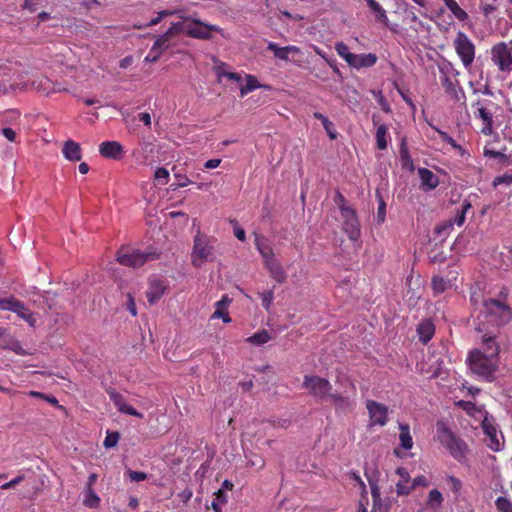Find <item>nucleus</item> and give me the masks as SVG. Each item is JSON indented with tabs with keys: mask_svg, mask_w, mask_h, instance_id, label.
Instances as JSON below:
<instances>
[{
	"mask_svg": "<svg viewBox=\"0 0 512 512\" xmlns=\"http://www.w3.org/2000/svg\"><path fill=\"white\" fill-rule=\"evenodd\" d=\"M161 53L159 51H153L152 48L150 49L148 55L145 57L144 61L145 62H157L159 60V58L161 57Z\"/></svg>",
	"mask_w": 512,
	"mask_h": 512,
	"instance_id": "obj_63",
	"label": "nucleus"
},
{
	"mask_svg": "<svg viewBox=\"0 0 512 512\" xmlns=\"http://www.w3.org/2000/svg\"><path fill=\"white\" fill-rule=\"evenodd\" d=\"M255 246L260 255L262 256L264 264L266 263V261L275 258L272 247L268 244L262 243L261 239L258 236L255 239Z\"/></svg>",
	"mask_w": 512,
	"mask_h": 512,
	"instance_id": "obj_36",
	"label": "nucleus"
},
{
	"mask_svg": "<svg viewBox=\"0 0 512 512\" xmlns=\"http://www.w3.org/2000/svg\"><path fill=\"white\" fill-rule=\"evenodd\" d=\"M270 88L269 86H264L260 84L257 78L254 75L247 74L246 75V84L240 87V95L243 97L248 93L254 91L257 88Z\"/></svg>",
	"mask_w": 512,
	"mask_h": 512,
	"instance_id": "obj_31",
	"label": "nucleus"
},
{
	"mask_svg": "<svg viewBox=\"0 0 512 512\" xmlns=\"http://www.w3.org/2000/svg\"><path fill=\"white\" fill-rule=\"evenodd\" d=\"M119 440V433L118 432H107L104 441L103 446L106 449L113 448L117 445Z\"/></svg>",
	"mask_w": 512,
	"mask_h": 512,
	"instance_id": "obj_49",
	"label": "nucleus"
},
{
	"mask_svg": "<svg viewBox=\"0 0 512 512\" xmlns=\"http://www.w3.org/2000/svg\"><path fill=\"white\" fill-rule=\"evenodd\" d=\"M429 485L428 479L423 476H417L413 479L409 487L398 486V496H407L417 487H427Z\"/></svg>",
	"mask_w": 512,
	"mask_h": 512,
	"instance_id": "obj_28",
	"label": "nucleus"
},
{
	"mask_svg": "<svg viewBox=\"0 0 512 512\" xmlns=\"http://www.w3.org/2000/svg\"><path fill=\"white\" fill-rule=\"evenodd\" d=\"M172 14H173V12L170 10L160 11L156 17H154L150 20V22L147 24V26H149V27L155 26V25L159 24L164 17L170 16Z\"/></svg>",
	"mask_w": 512,
	"mask_h": 512,
	"instance_id": "obj_57",
	"label": "nucleus"
},
{
	"mask_svg": "<svg viewBox=\"0 0 512 512\" xmlns=\"http://www.w3.org/2000/svg\"><path fill=\"white\" fill-rule=\"evenodd\" d=\"M471 208H472L471 203L468 202V201H464L462 206H461V209L457 211V214L454 217V219H451L452 222H454V225L456 224L457 226H462L464 224V222H465L466 213Z\"/></svg>",
	"mask_w": 512,
	"mask_h": 512,
	"instance_id": "obj_43",
	"label": "nucleus"
},
{
	"mask_svg": "<svg viewBox=\"0 0 512 512\" xmlns=\"http://www.w3.org/2000/svg\"><path fill=\"white\" fill-rule=\"evenodd\" d=\"M335 50L350 67L357 70L370 68L374 66L378 60L377 55L374 53L355 54L350 52L348 46L344 42H337L335 44Z\"/></svg>",
	"mask_w": 512,
	"mask_h": 512,
	"instance_id": "obj_5",
	"label": "nucleus"
},
{
	"mask_svg": "<svg viewBox=\"0 0 512 512\" xmlns=\"http://www.w3.org/2000/svg\"><path fill=\"white\" fill-rule=\"evenodd\" d=\"M117 261L127 267H140L148 261L159 258V254L155 251L142 252L130 247H121L117 252Z\"/></svg>",
	"mask_w": 512,
	"mask_h": 512,
	"instance_id": "obj_6",
	"label": "nucleus"
},
{
	"mask_svg": "<svg viewBox=\"0 0 512 512\" xmlns=\"http://www.w3.org/2000/svg\"><path fill=\"white\" fill-rule=\"evenodd\" d=\"M453 47L464 68L469 70L475 60V44L463 31H458L453 40Z\"/></svg>",
	"mask_w": 512,
	"mask_h": 512,
	"instance_id": "obj_7",
	"label": "nucleus"
},
{
	"mask_svg": "<svg viewBox=\"0 0 512 512\" xmlns=\"http://www.w3.org/2000/svg\"><path fill=\"white\" fill-rule=\"evenodd\" d=\"M262 299V306L268 310L274 300V292L273 290H268L260 294Z\"/></svg>",
	"mask_w": 512,
	"mask_h": 512,
	"instance_id": "obj_55",
	"label": "nucleus"
},
{
	"mask_svg": "<svg viewBox=\"0 0 512 512\" xmlns=\"http://www.w3.org/2000/svg\"><path fill=\"white\" fill-rule=\"evenodd\" d=\"M455 404H456V406L461 408L464 412H466L467 415H469L473 418H476L478 414L483 413L481 407L476 406L474 403H472L470 401L459 400Z\"/></svg>",
	"mask_w": 512,
	"mask_h": 512,
	"instance_id": "obj_38",
	"label": "nucleus"
},
{
	"mask_svg": "<svg viewBox=\"0 0 512 512\" xmlns=\"http://www.w3.org/2000/svg\"><path fill=\"white\" fill-rule=\"evenodd\" d=\"M396 474L400 477V480L396 484V493L398 494V486L402 485L403 487H409L408 483L410 482V475L408 471L403 467H398L396 469Z\"/></svg>",
	"mask_w": 512,
	"mask_h": 512,
	"instance_id": "obj_45",
	"label": "nucleus"
},
{
	"mask_svg": "<svg viewBox=\"0 0 512 512\" xmlns=\"http://www.w3.org/2000/svg\"><path fill=\"white\" fill-rule=\"evenodd\" d=\"M214 242L213 237L202 233L200 230L197 231L191 253V262L194 267H201L203 263L214 259Z\"/></svg>",
	"mask_w": 512,
	"mask_h": 512,
	"instance_id": "obj_4",
	"label": "nucleus"
},
{
	"mask_svg": "<svg viewBox=\"0 0 512 512\" xmlns=\"http://www.w3.org/2000/svg\"><path fill=\"white\" fill-rule=\"evenodd\" d=\"M368 7L375 13L376 20L388 25V17L385 9L375 0H365Z\"/></svg>",
	"mask_w": 512,
	"mask_h": 512,
	"instance_id": "obj_32",
	"label": "nucleus"
},
{
	"mask_svg": "<svg viewBox=\"0 0 512 512\" xmlns=\"http://www.w3.org/2000/svg\"><path fill=\"white\" fill-rule=\"evenodd\" d=\"M82 503L86 508L95 509L100 504V498L95 494L93 489H84V498Z\"/></svg>",
	"mask_w": 512,
	"mask_h": 512,
	"instance_id": "obj_39",
	"label": "nucleus"
},
{
	"mask_svg": "<svg viewBox=\"0 0 512 512\" xmlns=\"http://www.w3.org/2000/svg\"><path fill=\"white\" fill-rule=\"evenodd\" d=\"M417 334L423 344L428 343L435 334L433 322L428 319L421 321L417 326Z\"/></svg>",
	"mask_w": 512,
	"mask_h": 512,
	"instance_id": "obj_25",
	"label": "nucleus"
},
{
	"mask_svg": "<svg viewBox=\"0 0 512 512\" xmlns=\"http://www.w3.org/2000/svg\"><path fill=\"white\" fill-rule=\"evenodd\" d=\"M270 339L268 331L262 330L247 338V341L252 344L261 345L267 343Z\"/></svg>",
	"mask_w": 512,
	"mask_h": 512,
	"instance_id": "obj_44",
	"label": "nucleus"
},
{
	"mask_svg": "<svg viewBox=\"0 0 512 512\" xmlns=\"http://www.w3.org/2000/svg\"><path fill=\"white\" fill-rule=\"evenodd\" d=\"M62 153L67 160L72 162H78L82 159L81 147L73 140H67L64 142Z\"/></svg>",
	"mask_w": 512,
	"mask_h": 512,
	"instance_id": "obj_20",
	"label": "nucleus"
},
{
	"mask_svg": "<svg viewBox=\"0 0 512 512\" xmlns=\"http://www.w3.org/2000/svg\"><path fill=\"white\" fill-rule=\"evenodd\" d=\"M453 227H454V222H452V220H448V221H445L444 223L438 225L435 228V233L438 236L446 237L453 230Z\"/></svg>",
	"mask_w": 512,
	"mask_h": 512,
	"instance_id": "obj_46",
	"label": "nucleus"
},
{
	"mask_svg": "<svg viewBox=\"0 0 512 512\" xmlns=\"http://www.w3.org/2000/svg\"><path fill=\"white\" fill-rule=\"evenodd\" d=\"M491 59L500 71L512 70V51L505 42H499L491 48Z\"/></svg>",
	"mask_w": 512,
	"mask_h": 512,
	"instance_id": "obj_10",
	"label": "nucleus"
},
{
	"mask_svg": "<svg viewBox=\"0 0 512 512\" xmlns=\"http://www.w3.org/2000/svg\"><path fill=\"white\" fill-rule=\"evenodd\" d=\"M303 387L307 389L311 395L320 400L327 399L332 390L330 382L319 376L306 375L304 377Z\"/></svg>",
	"mask_w": 512,
	"mask_h": 512,
	"instance_id": "obj_9",
	"label": "nucleus"
},
{
	"mask_svg": "<svg viewBox=\"0 0 512 512\" xmlns=\"http://www.w3.org/2000/svg\"><path fill=\"white\" fill-rule=\"evenodd\" d=\"M474 106H477V116L483 121V123L485 122H488V121H492L493 120V116H492V113L490 111H488L486 108H484L483 106H481V101H477Z\"/></svg>",
	"mask_w": 512,
	"mask_h": 512,
	"instance_id": "obj_50",
	"label": "nucleus"
},
{
	"mask_svg": "<svg viewBox=\"0 0 512 512\" xmlns=\"http://www.w3.org/2000/svg\"><path fill=\"white\" fill-rule=\"evenodd\" d=\"M466 362L474 375L492 381L499 365V358L498 354H469Z\"/></svg>",
	"mask_w": 512,
	"mask_h": 512,
	"instance_id": "obj_3",
	"label": "nucleus"
},
{
	"mask_svg": "<svg viewBox=\"0 0 512 512\" xmlns=\"http://www.w3.org/2000/svg\"><path fill=\"white\" fill-rule=\"evenodd\" d=\"M418 174L421 180V184L426 188V190H431L438 186V178L431 170L427 168H420L418 170Z\"/></svg>",
	"mask_w": 512,
	"mask_h": 512,
	"instance_id": "obj_27",
	"label": "nucleus"
},
{
	"mask_svg": "<svg viewBox=\"0 0 512 512\" xmlns=\"http://www.w3.org/2000/svg\"><path fill=\"white\" fill-rule=\"evenodd\" d=\"M399 155H400V161H401L402 168L405 170H408L410 172H413L415 169V166L413 163V159L409 153L408 146H407V140L405 137H403L401 139Z\"/></svg>",
	"mask_w": 512,
	"mask_h": 512,
	"instance_id": "obj_26",
	"label": "nucleus"
},
{
	"mask_svg": "<svg viewBox=\"0 0 512 512\" xmlns=\"http://www.w3.org/2000/svg\"><path fill=\"white\" fill-rule=\"evenodd\" d=\"M215 500L221 505H225L228 502V497L223 489L218 490L215 494Z\"/></svg>",
	"mask_w": 512,
	"mask_h": 512,
	"instance_id": "obj_64",
	"label": "nucleus"
},
{
	"mask_svg": "<svg viewBox=\"0 0 512 512\" xmlns=\"http://www.w3.org/2000/svg\"><path fill=\"white\" fill-rule=\"evenodd\" d=\"M442 86L445 90V92L450 95L453 99H455L456 101H459V93H462L463 94V90L461 87H457L453 81L448 77V76H445L442 81Z\"/></svg>",
	"mask_w": 512,
	"mask_h": 512,
	"instance_id": "obj_34",
	"label": "nucleus"
},
{
	"mask_svg": "<svg viewBox=\"0 0 512 512\" xmlns=\"http://www.w3.org/2000/svg\"><path fill=\"white\" fill-rule=\"evenodd\" d=\"M328 398L339 408H345L350 405L349 399L338 393H331Z\"/></svg>",
	"mask_w": 512,
	"mask_h": 512,
	"instance_id": "obj_48",
	"label": "nucleus"
},
{
	"mask_svg": "<svg viewBox=\"0 0 512 512\" xmlns=\"http://www.w3.org/2000/svg\"><path fill=\"white\" fill-rule=\"evenodd\" d=\"M334 202L340 209L341 214L343 213V210H345V209H353L352 207L347 205V201H346L345 197L339 191H337L335 194Z\"/></svg>",
	"mask_w": 512,
	"mask_h": 512,
	"instance_id": "obj_54",
	"label": "nucleus"
},
{
	"mask_svg": "<svg viewBox=\"0 0 512 512\" xmlns=\"http://www.w3.org/2000/svg\"><path fill=\"white\" fill-rule=\"evenodd\" d=\"M480 315L485 322L495 328H500L512 320V309L505 302L497 299H484Z\"/></svg>",
	"mask_w": 512,
	"mask_h": 512,
	"instance_id": "obj_2",
	"label": "nucleus"
},
{
	"mask_svg": "<svg viewBox=\"0 0 512 512\" xmlns=\"http://www.w3.org/2000/svg\"><path fill=\"white\" fill-rule=\"evenodd\" d=\"M366 409L369 414L370 425L383 427L388 422V408L387 406L378 403L374 400L366 401Z\"/></svg>",
	"mask_w": 512,
	"mask_h": 512,
	"instance_id": "obj_12",
	"label": "nucleus"
},
{
	"mask_svg": "<svg viewBox=\"0 0 512 512\" xmlns=\"http://www.w3.org/2000/svg\"><path fill=\"white\" fill-rule=\"evenodd\" d=\"M443 2L459 21H465L468 19L467 12L458 5L456 0H443Z\"/></svg>",
	"mask_w": 512,
	"mask_h": 512,
	"instance_id": "obj_35",
	"label": "nucleus"
},
{
	"mask_svg": "<svg viewBox=\"0 0 512 512\" xmlns=\"http://www.w3.org/2000/svg\"><path fill=\"white\" fill-rule=\"evenodd\" d=\"M128 476L129 479L134 482H142L147 478V474L141 471H129Z\"/></svg>",
	"mask_w": 512,
	"mask_h": 512,
	"instance_id": "obj_60",
	"label": "nucleus"
},
{
	"mask_svg": "<svg viewBox=\"0 0 512 512\" xmlns=\"http://www.w3.org/2000/svg\"><path fill=\"white\" fill-rule=\"evenodd\" d=\"M432 290L435 294H442L449 287V282L442 276H434L431 281Z\"/></svg>",
	"mask_w": 512,
	"mask_h": 512,
	"instance_id": "obj_40",
	"label": "nucleus"
},
{
	"mask_svg": "<svg viewBox=\"0 0 512 512\" xmlns=\"http://www.w3.org/2000/svg\"><path fill=\"white\" fill-rule=\"evenodd\" d=\"M485 413L484 419L481 422V427L483 430V433L488 438V448L492 451H499L501 448V444L497 438V431L496 428L493 426L492 423H490L487 419V413Z\"/></svg>",
	"mask_w": 512,
	"mask_h": 512,
	"instance_id": "obj_18",
	"label": "nucleus"
},
{
	"mask_svg": "<svg viewBox=\"0 0 512 512\" xmlns=\"http://www.w3.org/2000/svg\"><path fill=\"white\" fill-rule=\"evenodd\" d=\"M416 369L430 378L438 377L441 370L439 359L436 358V354H421V359L417 360Z\"/></svg>",
	"mask_w": 512,
	"mask_h": 512,
	"instance_id": "obj_13",
	"label": "nucleus"
},
{
	"mask_svg": "<svg viewBox=\"0 0 512 512\" xmlns=\"http://www.w3.org/2000/svg\"><path fill=\"white\" fill-rule=\"evenodd\" d=\"M182 23H172L170 28L155 40L152 50L159 51L161 54L170 47V40L181 32Z\"/></svg>",
	"mask_w": 512,
	"mask_h": 512,
	"instance_id": "obj_15",
	"label": "nucleus"
},
{
	"mask_svg": "<svg viewBox=\"0 0 512 512\" xmlns=\"http://www.w3.org/2000/svg\"><path fill=\"white\" fill-rule=\"evenodd\" d=\"M448 482L451 484V490L454 493H458L460 491V489L462 487V484H461L459 479H457L454 476H449L448 477Z\"/></svg>",
	"mask_w": 512,
	"mask_h": 512,
	"instance_id": "obj_62",
	"label": "nucleus"
},
{
	"mask_svg": "<svg viewBox=\"0 0 512 512\" xmlns=\"http://www.w3.org/2000/svg\"><path fill=\"white\" fill-rule=\"evenodd\" d=\"M155 151V144L152 142H145L141 144V149L133 151V156L136 157V159L140 163H146L148 160V153H154Z\"/></svg>",
	"mask_w": 512,
	"mask_h": 512,
	"instance_id": "obj_33",
	"label": "nucleus"
},
{
	"mask_svg": "<svg viewBox=\"0 0 512 512\" xmlns=\"http://www.w3.org/2000/svg\"><path fill=\"white\" fill-rule=\"evenodd\" d=\"M435 130H436V131H437V133L439 134V136H440V138H441V140H442V141L447 142V143H448V144H450L454 149H458V150H461V149H462V147H461L460 145H458V144L456 143V141H455L452 137H450V136L448 135V133H446V132H444V131H442V130H440V129H438V128H435Z\"/></svg>",
	"mask_w": 512,
	"mask_h": 512,
	"instance_id": "obj_56",
	"label": "nucleus"
},
{
	"mask_svg": "<svg viewBox=\"0 0 512 512\" xmlns=\"http://www.w3.org/2000/svg\"><path fill=\"white\" fill-rule=\"evenodd\" d=\"M267 50L272 51L274 56L280 60L288 61L289 53H300V48L294 45H289L285 47H279L274 42H269L267 45Z\"/></svg>",
	"mask_w": 512,
	"mask_h": 512,
	"instance_id": "obj_23",
	"label": "nucleus"
},
{
	"mask_svg": "<svg viewBox=\"0 0 512 512\" xmlns=\"http://www.w3.org/2000/svg\"><path fill=\"white\" fill-rule=\"evenodd\" d=\"M154 177L157 180L163 179L164 180L163 184H166L168 182V179H169V172H168V170L166 168L159 167V168L156 169Z\"/></svg>",
	"mask_w": 512,
	"mask_h": 512,
	"instance_id": "obj_59",
	"label": "nucleus"
},
{
	"mask_svg": "<svg viewBox=\"0 0 512 512\" xmlns=\"http://www.w3.org/2000/svg\"><path fill=\"white\" fill-rule=\"evenodd\" d=\"M265 268L269 271L271 278H273L277 283L282 284L286 280V273L276 258L270 259L266 261L264 264Z\"/></svg>",
	"mask_w": 512,
	"mask_h": 512,
	"instance_id": "obj_21",
	"label": "nucleus"
},
{
	"mask_svg": "<svg viewBox=\"0 0 512 512\" xmlns=\"http://www.w3.org/2000/svg\"><path fill=\"white\" fill-rule=\"evenodd\" d=\"M476 330L481 335V343L483 344L484 349L486 350H495V352H499V345L496 341V335L493 332H485L484 323H479L476 327Z\"/></svg>",
	"mask_w": 512,
	"mask_h": 512,
	"instance_id": "obj_24",
	"label": "nucleus"
},
{
	"mask_svg": "<svg viewBox=\"0 0 512 512\" xmlns=\"http://www.w3.org/2000/svg\"><path fill=\"white\" fill-rule=\"evenodd\" d=\"M0 310L14 312L31 327L35 326L36 318L34 314L25 306L22 301L13 296L0 298Z\"/></svg>",
	"mask_w": 512,
	"mask_h": 512,
	"instance_id": "obj_8",
	"label": "nucleus"
},
{
	"mask_svg": "<svg viewBox=\"0 0 512 512\" xmlns=\"http://www.w3.org/2000/svg\"><path fill=\"white\" fill-rule=\"evenodd\" d=\"M483 154L485 157L498 159L501 162H506L508 160V156L500 151H495L492 149L484 148Z\"/></svg>",
	"mask_w": 512,
	"mask_h": 512,
	"instance_id": "obj_51",
	"label": "nucleus"
},
{
	"mask_svg": "<svg viewBox=\"0 0 512 512\" xmlns=\"http://www.w3.org/2000/svg\"><path fill=\"white\" fill-rule=\"evenodd\" d=\"M24 479V476L23 475H19L17 476L16 478L12 479L11 481L3 484L1 486V489L2 490H9V489H12L14 488L16 485L20 484Z\"/></svg>",
	"mask_w": 512,
	"mask_h": 512,
	"instance_id": "obj_61",
	"label": "nucleus"
},
{
	"mask_svg": "<svg viewBox=\"0 0 512 512\" xmlns=\"http://www.w3.org/2000/svg\"><path fill=\"white\" fill-rule=\"evenodd\" d=\"M232 302V300L228 297V295H223L219 301L216 302V309L212 314L213 319H222L224 323H230L231 318L228 313V306Z\"/></svg>",
	"mask_w": 512,
	"mask_h": 512,
	"instance_id": "obj_22",
	"label": "nucleus"
},
{
	"mask_svg": "<svg viewBox=\"0 0 512 512\" xmlns=\"http://www.w3.org/2000/svg\"><path fill=\"white\" fill-rule=\"evenodd\" d=\"M212 32L221 33L222 29L217 25L206 24L200 20H193L185 27V33L195 39L209 40L212 37Z\"/></svg>",
	"mask_w": 512,
	"mask_h": 512,
	"instance_id": "obj_11",
	"label": "nucleus"
},
{
	"mask_svg": "<svg viewBox=\"0 0 512 512\" xmlns=\"http://www.w3.org/2000/svg\"><path fill=\"white\" fill-rule=\"evenodd\" d=\"M314 118L317 119V120H320L324 129L326 130L327 134L329 135V137L331 139H335L336 138V133L333 129V123L326 117L324 116L322 113L320 112H315L313 114Z\"/></svg>",
	"mask_w": 512,
	"mask_h": 512,
	"instance_id": "obj_42",
	"label": "nucleus"
},
{
	"mask_svg": "<svg viewBox=\"0 0 512 512\" xmlns=\"http://www.w3.org/2000/svg\"><path fill=\"white\" fill-rule=\"evenodd\" d=\"M436 438L455 461L458 463L466 461L469 451L466 442L443 421L436 422Z\"/></svg>",
	"mask_w": 512,
	"mask_h": 512,
	"instance_id": "obj_1",
	"label": "nucleus"
},
{
	"mask_svg": "<svg viewBox=\"0 0 512 512\" xmlns=\"http://www.w3.org/2000/svg\"><path fill=\"white\" fill-rule=\"evenodd\" d=\"M399 430V441L401 448L406 451L411 450L413 447V440L410 434L409 426L407 424H399Z\"/></svg>",
	"mask_w": 512,
	"mask_h": 512,
	"instance_id": "obj_30",
	"label": "nucleus"
},
{
	"mask_svg": "<svg viewBox=\"0 0 512 512\" xmlns=\"http://www.w3.org/2000/svg\"><path fill=\"white\" fill-rule=\"evenodd\" d=\"M495 506L499 512H512V503L505 497H498Z\"/></svg>",
	"mask_w": 512,
	"mask_h": 512,
	"instance_id": "obj_47",
	"label": "nucleus"
},
{
	"mask_svg": "<svg viewBox=\"0 0 512 512\" xmlns=\"http://www.w3.org/2000/svg\"><path fill=\"white\" fill-rule=\"evenodd\" d=\"M36 88L46 95L60 91L59 88H55V85L47 77H41Z\"/></svg>",
	"mask_w": 512,
	"mask_h": 512,
	"instance_id": "obj_41",
	"label": "nucleus"
},
{
	"mask_svg": "<svg viewBox=\"0 0 512 512\" xmlns=\"http://www.w3.org/2000/svg\"><path fill=\"white\" fill-rule=\"evenodd\" d=\"M165 290L166 286L163 281L158 279L151 280L146 291V298L149 304H155L163 296Z\"/></svg>",
	"mask_w": 512,
	"mask_h": 512,
	"instance_id": "obj_19",
	"label": "nucleus"
},
{
	"mask_svg": "<svg viewBox=\"0 0 512 512\" xmlns=\"http://www.w3.org/2000/svg\"><path fill=\"white\" fill-rule=\"evenodd\" d=\"M443 501L441 492L433 489L428 493L425 505L431 511H438L442 507Z\"/></svg>",
	"mask_w": 512,
	"mask_h": 512,
	"instance_id": "obj_29",
	"label": "nucleus"
},
{
	"mask_svg": "<svg viewBox=\"0 0 512 512\" xmlns=\"http://www.w3.org/2000/svg\"><path fill=\"white\" fill-rule=\"evenodd\" d=\"M106 392L109 396V399L119 412L138 418H143V415L137 409H134L132 406L125 402L121 394L113 389H109Z\"/></svg>",
	"mask_w": 512,
	"mask_h": 512,
	"instance_id": "obj_16",
	"label": "nucleus"
},
{
	"mask_svg": "<svg viewBox=\"0 0 512 512\" xmlns=\"http://www.w3.org/2000/svg\"><path fill=\"white\" fill-rule=\"evenodd\" d=\"M377 195L379 198L378 209H377V222L383 223L386 218V203L378 193H377Z\"/></svg>",
	"mask_w": 512,
	"mask_h": 512,
	"instance_id": "obj_52",
	"label": "nucleus"
},
{
	"mask_svg": "<svg viewBox=\"0 0 512 512\" xmlns=\"http://www.w3.org/2000/svg\"><path fill=\"white\" fill-rule=\"evenodd\" d=\"M493 186L497 187L499 185L505 184L507 186L512 184V174L510 173H504L502 175H499L494 178L493 180Z\"/></svg>",
	"mask_w": 512,
	"mask_h": 512,
	"instance_id": "obj_53",
	"label": "nucleus"
},
{
	"mask_svg": "<svg viewBox=\"0 0 512 512\" xmlns=\"http://www.w3.org/2000/svg\"><path fill=\"white\" fill-rule=\"evenodd\" d=\"M343 230L352 241H357L361 235L360 224L354 209H345L341 214Z\"/></svg>",
	"mask_w": 512,
	"mask_h": 512,
	"instance_id": "obj_14",
	"label": "nucleus"
},
{
	"mask_svg": "<svg viewBox=\"0 0 512 512\" xmlns=\"http://www.w3.org/2000/svg\"><path fill=\"white\" fill-rule=\"evenodd\" d=\"M368 482L370 485L373 502L374 503L379 502L380 501V489H379L377 483L372 481L370 478H368Z\"/></svg>",
	"mask_w": 512,
	"mask_h": 512,
	"instance_id": "obj_58",
	"label": "nucleus"
},
{
	"mask_svg": "<svg viewBox=\"0 0 512 512\" xmlns=\"http://www.w3.org/2000/svg\"><path fill=\"white\" fill-rule=\"evenodd\" d=\"M388 127L385 124H381L376 130V144L379 150H385L388 147L387 141Z\"/></svg>",
	"mask_w": 512,
	"mask_h": 512,
	"instance_id": "obj_37",
	"label": "nucleus"
},
{
	"mask_svg": "<svg viewBox=\"0 0 512 512\" xmlns=\"http://www.w3.org/2000/svg\"><path fill=\"white\" fill-rule=\"evenodd\" d=\"M99 153L104 158L120 160L124 155V148L118 141H104L99 145Z\"/></svg>",
	"mask_w": 512,
	"mask_h": 512,
	"instance_id": "obj_17",
	"label": "nucleus"
}]
</instances>
